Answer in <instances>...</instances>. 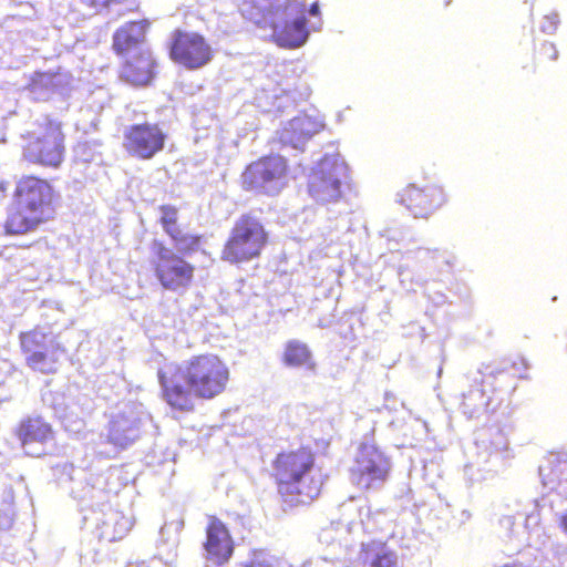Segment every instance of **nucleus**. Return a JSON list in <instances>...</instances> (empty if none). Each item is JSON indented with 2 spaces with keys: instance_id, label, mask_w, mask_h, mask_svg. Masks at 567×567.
Here are the masks:
<instances>
[{
  "instance_id": "nucleus-1",
  "label": "nucleus",
  "mask_w": 567,
  "mask_h": 567,
  "mask_svg": "<svg viewBox=\"0 0 567 567\" xmlns=\"http://www.w3.org/2000/svg\"><path fill=\"white\" fill-rule=\"evenodd\" d=\"M159 383L167 403L181 411L193 408L192 395L213 399L226 389L229 369L215 354H202L181 365L166 364L158 370Z\"/></svg>"
},
{
  "instance_id": "nucleus-2",
  "label": "nucleus",
  "mask_w": 567,
  "mask_h": 567,
  "mask_svg": "<svg viewBox=\"0 0 567 567\" xmlns=\"http://www.w3.org/2000/svg\"><path fill=\"white\" fill-rule=\"evenodd\" d=\"M241 16L259 28H270L282 48H300L309 38L306 4L299 0H243Z\"/></svg>"
},
{
  "instance_id": "nucleus-3",
  "label": "nucleus",
  "mask_w": 567,
  "mask_h": 567,
  "mask_svg": "<svg viewBox=\"0 0 567 567\" xmlns=\"http://www.w3.org/2000/svg\"><path fill=\"white\" fill-rule=\"evenodd\" d=\"M313 462V454L306 449L279 454L275 468L280 492L297 495V502L303 504L318 497L323 480Z\"/></svg>"
},
{
  "instance_id": "nucleus-4",
  "label": "nucleus",
  "mask_w": 567,
  "mask_h": 567,
  "mask_svg": "<svg viewBox=\"0 0 567 567\" xmlns=\"http://www.w3.org/2000/svg\"><path fill=\"white\" fill-rule=\"evenodd\" d=\"M349 185L348 166L339 154L326 155L312 168L308 193L317 203H337Z\"/></svg>"
},
{
  "instance_id": "nucleus-5",
  "label": "nucleus",
  "mask_w": 567,
  "mask_h": 567,
  "mask_svg": "<svg viewBox=\"0 0 567 567\" xmlns=\"http://www.w3.org/2000/svg\"><path fill=\"white\" fill-rule=\"evenodd\" d=\"M267 241L261 223L249 215L241 216L234 225L223 250V258L230 262L248 261L260 255Z\"/></svg>"
},
{
  "instance_id": "nucleus-6",
  "label": "nucleus",
  "mask_w": 567,
  "mask_h": 567,
  "mask_svg": "<svg viewBox=\"0 0 567 567\" xmlns=\"http://www.w3.org/2000/svg\"><path fill=\"white\" fill-rule=\"evenodd\" d=\"M151 420V415L141 403L127 402L111 413L106 426L107 443L126 449L135 443L141 435L142 426Z\"/></svg>"
},
{
  "instance_id": "nucleus-7",
  "label": "nucleus",
  "mask_w": 567,
  "mask_h": 567,
  "mask_svg": "<svg viewBox=\"0 0 567 567\" xmlns=\"http://www.w3.org/2000/svg\"><path fill=\"white\" fill-rule=\"evenodd\" d=\"M64 146L60 124L48 118L39 131L29 134L23 156L31 163L58 167L63 159Z\"/></svg>"
},
{
  "instance_id": "nucleus-8",
  "label": "nucleus",
  "mask_w": 567,
  "mask_h": 567,
  "mask_svg": "<svg viewBox=\"0 0 567 567\" xmlns=\"http://www.w3.org/2000/svg\"><path fill=\"white\" fill-rule=\"evenodd\" d=\"M152 250V265L161 285L175 292L185 290L194 277V267L159 241L153 243Z\"/></svg>"
},
{
  "instance_id": "nucleus-9",
  "label": "nucleus",
  "mask_w": 567,
  "mask_h": 567,
  "mask_svg": "<svg viewBox=\"0 0 567 567\" xmlns=\"http://www.w3.org/2000/svg\"><path fill=\"white\" fill-rule=\"evenodd\" d=\"M390 466V460L375 445L362 443L350 477L360 488H379L385 482Z\"/></svg>"
},
{
  "instance_id": "nucleus-10",
  "label": "nucleus",
  "mask_w": 567,
  "mask_h": 567,
  "mask_svg": "<svg viewBox=\"0 0 567 567\" xmlns=\"http://www.w3.org/2000/svg\"><path fill=\"white\" fill-rule=\"evenodd\" d=\"M287 164L282 156H268L250 164L243 174V183L248 189L276 195L286 185Z\"/></svg>"
},
{
  "instance_id": "nucleus-11",
  "label": "nucleus",
  "mask_w": 567,
  "mask_h": 567,
  "mask_svg": "<svg viewBox=\"0 0 567 567\" xmlns=\"http://www.w3.org/2000/svg\"><path fill=\"white\" fill-rule=\"evenodd\" d=\"M166 134L156 123H137L124 128L123 146L126 152L141 159H151L164 148Z\"/></svg>"
},
{
  "instance_id": "nucleus-12",
  "label": "nucleus",
  "mask_w": 567,
  "mask_h": 567,
  "mask_svg": "<svg viewBox=\"0 0 567 567\" xmlns=\"http://www.w3.org/2000/svg\"><path fill=\"white\" fill-rule=\"evenodd\" d=\"M344 513L358 512L360 517L359 523L352 520L332 523L329 527L323 528L319 534V540L322 544L333 546L337 543L336 536L340 537L346 533H352L354 529L361 527L365 533H374L378 529H383L386 523L385 513L382 511L371 512L369 506L357 507L352 502L342 505Z\"/></svg>"
},
{
  "instance_id": "nucleus-13",
  "label": "nucleus",
  "mask_w": 567,
  "mask_h": 567,
  "mask_svg": "<svg viewBox=\"0 0 567 567\" xmlns=\"http://www.w3.org/2000/svg\"><path fill=\"white\" fill-rule=\"evenodd\" d=\"M171 56L188 69H198L210 61L212 49L200 34L177 31L171 47Z\"/></svg>"
},
{
  "instance_id": "nucleus-14",
  "label": "nucleus",
  "mask_w": 567,
  "mask_h": 567,
  "mask_svg": "<svg viewBox=\"0 0 567 567\" xmlns=\"http://www.w3.org/2000/svg\"><path fill=\"white\" fill-rule=\"evenodd\" d=\"M16 196L20 207L35 214L42 220L50 217L52 188L45 181L35 177L21 179L17 185Z\"/></svg>"
},
{
  "instance_id": "nucleus-15",
  "label": "nucleus",
  "mask_w": 567,
  "mask_h": 567,
  "mask_svg": "<svg viewBox=\"0 0 567 567\" xmlns=\"http://www.w3.org/2000/svg\"><path fill=\"white\" fill-rule=\"evenodd\" d=\"M399 202L404 205L415 218H427L445 203L443 188L436 185L417 187L406 186L399 195Z\"/></svg>"
},
{
  "instance_id": "nucleus-16",
  "label": "nucleus",
  "mask_w": 567,
  "mask_h": 567,
  "mask_svg": "<svg viewBox=\"0 0 567 567\" xmlns=\"http://www.w3.org/2000/svg\"><path fill=\"white\" fill-rule=\"evenodd\" d=\"M323 126V120L320 116L298 115L278 132L279 141L284 146L303 151L306 143L319 133Z\"/></svg>"
},
{
  "instance_id": "nucleus-17",
  "label": "nucleus",
  "mask_w": 567,
  "mask_h": 567,
  "mask_svg": "<svg viewBox=\"0 0 567 567\" xmlns=\"http://www.w3.org/2000/svg\"><path fill=\"white\" fill-rule=\"evenodd\" d=\"M205 557L214 564H224L233 555L234 544L225 524L212 517L206 527Z\"/></svg>"
},
{
  "instance_id": "nucleus-18",
  "label": "nucleus",
  "mask_w": 567,
  "mask_h": 567,
  "mask_svg": "<svg viewBox=\"0 0 567 567\" xmlns=\"http://www.w3.org/2000/svg\"><path fill=\"white\" fill-rule=\"evenodd\" d=\"M19 437L25 454L41 456L43 445L52 439L51 426L40 417L28 419L20 425Z\"/></svg>"
},
{
  "instance_id": "nucleus-19",
  "label": "nucleus",
  "mask_w": 567,
  "mask_h": 567,
  "mask_svg": "<svg viewBox=\"0 0 567 567\" xmlns=\"http://www.w3.org/2000/svg\"><path fill=\"white\" fill-rule=\"evenodd\" d=\"M353 567H400L395 550L384 542L370 540L361 543Z\"/></svg>"
},
{
  "instance_id": "nucleus-20",
  "label": "nucleus",
  "mask_w": 567,
  "mask_h": 567,
  "mask_svg": "<svg viewBox=\"0 0 567 567\" xmlns=\"http://www.w3.org/2000/svg\"><path fill=\"white\" fill-rule=\"evenodd\" d=\"M63 402H59V399H54L53 409L55 414L64 422L71 417H75L74 429H70L71 431H80L83 422L82 416L89 414L93 410V402L87 394L76 393L73 395L71 392L64 399ZM65 427L69 430V425L65 424Z\"/></svg>"
},
{
  "instance_id": "nucleus-21",
  "label": "nucleus",
  "mask_w": 567,
  "mask_h": 567,
  "mask_svg": "<svg viewBox=\"0 0 567 567\" xmlns=\"http://www.w3.org/2000/svg\"><path fill=\"white\" fill-rule=\"evenodd\" d=\"M71 84V75L68 72L38 73L30 83V93L38 101H44L51 94H65Z\"/></svg>"
},
{
  "instance_id": "nucleus-22",
  "label": "nucleus",
  "mask_w": 567,
  "mask_h": 567,
  "mask_svg": "<svg viewBox=\"0 0 567 567\" xmlns=\"http://www.w3.org/2000/svg\"><path fill=\"white\" fill-rule=\"evenodd\" d=\"M155 61L148 51L131 56L122 69L121 76L133 85H146L153 79Z\"/></svg>"
},
{
  "instance_id": "nucleus-23",
  "label": "nucleus",
  "mask_w": 567,
  "mask_h": 567,
  "mask_svg": "<svg viewBox=\"0 0 567 567\" xmlns=\"http://www.w3.org/2000/svg\"><path fill=\"white\" fill-rule=\"evenodd\" d=\"M539 476L544 486L567 497V457H555L540 465Z\"/></svg>"
},
{
  "instance_id": "nucleus-24",
  "label": "nucleus",
  "mask_w": 567,
  "mask_h": 567,
  "mask_svg": "<svg viewBox=\"0 0 567 567\" xmlns=\"http://www.w3.org/2000/svg\"><path fill=\"white\" fill-rule=\"evenodd\" d=\"M282 362L288 368L316 371V361L309 347L299 340H289L284 350Z\"/></svg>"
},
{
  "instance_id": "nucleus-25",
  "label": "nucleus",
  "mask_w": 567,
  "mask_h": 567,
  "mask_svg": "<svg viewBox=\"0 0 567 567\" xmlns=\"http://www.w3.org/2000/svg\"><path fill=\"white\" fill-rule=\"evenodd\" d=\"M35 214L20 207L18 203L8 210L4 223L7 234L22 235L34 230L39 224L43 223Z\"/></svg>"
},
{
  "instance_id": "nucleus-26",
  "label": "nucleus",
  "mask_w": 567,
  "mask_h": 567,
  "mask_svg": "<svg viewBox=\"0 0 567 567\" xmlns=\"http://www.w3.org/2000/svg\"><path fill=\"white\" fill-rule=\"evenodd\" d=\"M145 21L130 22L120 28L113 37V47L118 53L137 50L138 44L144 40Z\"/></svg>"
},
{
  "instance_id": "nucleus-27",
  "label": "nucleus",
  "mask_w": 567,
  "mask_h": 567,
  "mask_svg": "<svg viewBox=\"0 0 567 567\" xmlns=\"http://www.w3.org/2000/svg\"><path fill=\"white\" fill-rule=\"evenodd\" d=\"M391 426L401 432V446L413 447L427 434V424L421 419H410L402 424L398 421H392Z\"/></svg>"
},
{
  "instance_id": "nucleus-28",
  "label": "nucleus",
  "mask_w": 567,
  "mask_h": 567,
  "mask_svg": "<svg viewBox=\"0 0 567 567\" xmlns=\"http://www.w3.org/2000/svg\"><path fill=\"white\" fill-rule=\"evenodd\" d=\"M103 517H89L84 516L85 520L92 519L96 523V526H100V522L102 523V528H106L111 523H114L113 534L110 535L106 529L102 530V536L110 537L111 540L121 539L131 528L132 520L128 517H125L121 513L110 512L109 514H103Z\"/></svg>"
},
{
  "instance_id": "nucleus-29",
  "label": "nucleus",
  "mask_w": 567,
  "mask_h": 567,
  "mask_svg": "<svg viewBox=\"0 0 567 567\" xmlns=\"http://www.w3.org/2000/svg\"><path fill=\"white\" fill-rule=\"evenodd\" d=\"M59 351V346L54 344L45 351L37 352L33 358L32 355L25 358V362L34 371L44 374L54 373L58 370Z\"/></svg>"
},
{
  "instance_id": "nucleus-30",
  "label": "nucleus",
  "mask_w": 567,
  "mask_h": 567,
  "mask_svg": "<svg viewBox=\"0 0 567 567\" xmlns=\"http://www.w3.org/2000/svg\"><path fill=\"white\" fill-rule=\"evenodd\" d=\"M21 349L24 358H28L40 351H45L47 348L56 344L53 338L40 330H33L30 332L22 333L20 337Z\"/></svg>"
},
{
  "instance_id": "nucleus-31",
  "label": "nucleus",
  "mask_w": 567,
  "mask_h": 567,
  "mask_svg": "<svg viewBox=\"0 0 567 567\" xmlns=\"http://www.w3.org/2000/svg\"><path fill=\"white\" fill-rule=\"evenodd\" d=\"M488 404L489 399L480 388L472 389L468 391V393L463 395L462 409L463 413L468 417H473L476 414L485 411Z\"/></svg>"
},
{
  "instance_id": "nucleus-32",
  "label": "nucleus",
  "mask_w": 567,
  "mask_h": 567,
  "mask_svg": "<svg viewBox=\"0 0 567 567\" xmlns=\"http://www.w3.org/2000/svg\"><path fill=\"white\" fill-rule=\"evenodd\" d=\"M74 157L82 163H100L101 153L97 152L94 144L89 142L79 143L74 148Z\"/></svg>"
},
{
  "instance_id": "nucleus-33",
  "label": "nucleus",
  "mask_w": 567,
  "mask_h": 567,
  "mask_svg": "<svg viewBox=\"0 0 567 567\" xmlns=\"http://www.w3.org/2000/svg\"><path fill=\"white\" fill-rule=\"evenodd\" d=\"M241 567H281V561L265 550H255Z\"/></svg>"
},
{
  "instance_id": "nucleus-34",
  "label": "nucleus",
  "mask_w": 567,
  "mask_h": 567,
  "mask_svg": "<svg viewBox=\"0 0 567 567\" xmlns=\"http://www.w3.org/2000/svg\"><path fill=\"white\" fill-rule=\"evenodd\" d=\"M488 434H489L491 441H489V445L486 447L491 451V454L507 452L509 443H508V440H507L505 433L502 430H499L497 427L489 429Z\"/></svg>"
},
{
  "instance_id": "nucleus-35",
  "label": "nucleus",
  "mask_w": 567,
  "mask_h": 567,
  "mask_svg": "<svg viewBox=\"0 0 567 567\" xmlns=\"http://www.w3.org/2000/svg\"><path fill=\"white\" fill-rule=\"evenodd\" d=\"M176 210L172 207H162V217L161 221L165 231L171 235L174 239H176Z\"/></svg>"
},
{
  "instance_id": "nucleus-36",
  "label": "nucleus",
  "mask_w": 567,
  "mask_h": 567,
  "mask_svg": "<svg viewBox=\"0 0 567 567\" xmlns=\"http://www.w3.org/2000/svg\"><path fill=\"white\" fill-rule=\"evenodd\" d=\"M559 22V14L557 12L546 14L540 23V30L544 33L554 34L557 31Z\"/></svg>"
},
{
  "instance_id": "nucleus-37",
  "label": "nucleus",
  "mask_w": 567,
  "mask_h": 567,
  "mask_svg": "<svg viewBox=\"0 0 567 567\" xmlns=\"http://www.w3.org/2000/svg\"><path fill=\"white\" fill-rule=\"evenodd\" d=\"M540 54L551 61H555L558 58V50L553 42H544L540 48Z\"/></svg>"
},
{
  "instance_id": "nucleus-38",
  "label": "nucleus",
  "mask_w": 567,
  "mask_h": 567,
  "mask_svg": "<svg viewBox=\"0 0 567 567\" xmlns=\"http://www.w3.org/2000/svg\"><path fill=\"white\" fill-rule=\"evenodd\" d=\"M558 524L561 530L567 534V508L561 513Z\"/></svg>"
},
{
  "instance_id": "nucleus-39",
  "label": "nucleus",
  "mask_w": 567,
  "mask_h": 567,
  "mask_svg": "<svg viewBox=\"0 0 567 567\" xmlns=\"http://www.w3.org/2000/svg\"><path fill=\"white\" fill-rule=\"evenodd\" d=\"M309 14L311 17H319L320 14V8H319V3L318 2H313L310 8H309Z\"/></svg>"
},
{
  "instance_id": "nucleus-40",
  "label": "nucleus",
  "mask_w": 567,
  "mask_h": 567,
  "mask_svg": "<svg viewBox=\"0 0 567 567\" xmlns=\"http://www.w3.org/2000/svg\"><path fill=\"white\" fill-rule=\"evenodd\" d=\"M4 121H6V116L4 114L0 111V131H2L6 125H4Z\"/></svg>"
},
{
  "instance_id": "nucleus-41",
  "label": "nucleus",
  "mask_w": 567,
  "mask_h": 567,
  "mask_svg": "<svg viewBox=\"0 0 567 567\" xmlns=\"http://www.w3.org/2000/svg\"><path fill=\"white\" fill-rule=\"evenodd\" d=\"M128 567H151L150 564L145 563V561H142L140 564H136V565H128Z\"/></svg>"
},
{
  "instance_id": "nucleus-42",
  "label": "nucleus",
  "mask_w": 567,
  "mask_h": 567,
  "mask_svg": "<svg viewBox=\"0 0 567 567\" xmlns=\"http://www.w3.org/2000/svg\"><path fill=\"white\" fill-rule=\"evenodd\" d=\"M503 567H523V565L522 564H507Z\"/></svg>"
},
{
  "instance_id": "nucleus-43",
  "label": "nucleus",
  "mask_w": 567,
  "mask_h": 567,
  "mask_svg": "<svg viewBox=\"0 0 567 567\" xmlns=\"http://www.w3.org/2000/svg\"><path fill=\"white\" fill-rule=\"evenodd\" d=\"M3 364L8 371L11 370V364L8 361H3Z\"/></svg>"
},
{
  "instance_id": "nucleus-44",
  "label": "nucleus",
  "mask_w": 567,
  "mask_h": 567,
  "mask_svg": "<svg viewBox=\"0 0 567 567\" xmlns=\"http://www.w3.org/2000/svg\"><path fill=\"white\" fill-rule=\"evenodd\" d=\"M320 25H321V22H319V25H318V27H317L315 23H312V25H311V27H312V29H313V30H318V29L320 28Z\"/></svg>"
},
{
  "instance_id": "nucleus-45",
  "label": "nucleus",
  "mask_w": 567,
  "mask_h": 567,
  "mask_svg": "<svg viewBox=\"0 0 567 567\" xmlns=\"http://www.w3.org/2000/svg\"><path fill=\"white\" fill-rule=\"evenodd\" d=\"M165 529H166V525L161 528V535H164Z\"/></svg>"
},
{
  "instance_id": "nucleus-46",
  "label": "nucleus",
  "mask_w": 567,
  "mask_h": 567,
  "mask_svg": "<svg viewBox=\"0 0 567 567\" xmlns=\"http://www.w3.org/2000/svg\"><path fill=\"white\" fill-rule=\"evenodd\" d=\"M522 364L524 365L525 369L527 368V364L524 360H522Z\"/></svg>"
},
{
  "instance_id": "nucleus-47",
  "label": "nucleus",
  "mask_w": 567,
  "mask_h": 567,
  "mask_svg": "<svg viewBox=\"0 0 567 567\" xmlns=\"http://www.w3.org/2000/svg\"><path fill=\"white\" fill-rule=\"evenodd\" d=\"M4 141H6L4 137L1 135L0 136V142H4Z\"/></svg>"
},
{
  "instance_id": "nucleus-48",
  "label": "nucleus",
  "mask_w": 567,
  "mask_h": 567,
  "mask_svg": "<svg viewBox=\"0 0 567 567\" xmlns=\"http://www.w3.org/2000/svg\"><path fill=\"white\" fill-rule=\"evenodd\" d=\"M451 2V0H446L445 4H449Z\"/></svg>"
}]
</instances>
